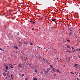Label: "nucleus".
<instances>
[{
  "label": "nucleus",
  "mask_w": 80,
  "mask_h": 80,
  "mask_svg": "<svg viewBox=\"0 0 80 80\" xmlns=\"http://www.w3.org/2000/svg\"><path fill=\"white\" fill-rule=\"evenodd\" d=\"M50 70V68H48L47 69L46 71L44 69L43 71L45 73V74H46V75H49L48 74V72H49V70Z\"/></svg>",
  "instance_id": "1"
},
{
  "label": "nucleus",
  "mask_w": 80,
  "mask_h": 80,
  "mask_svg": "<svg viewBox=\"0 0 80 80\" xmlns=\"http://www.w3.org/2000/svg\"><path fill=\"white\" fill-rule=\"evenodd\" d=\"M74 66H75V67H76V68H79V67H80V65H78V64H75Z\"/></svg>",
  "instance_id": "2"
},
{
  "label": "nucleus",
  "mask_w": 80,
  "mask_h": 80,
  "mask_svg": "<svg viewBox=\"0 0 80 80\" xmlns=\"http://www.w3.org/2000/svg\"><path fill=\"white\" fill-rule=\"evenodd\" d=\"M3 15H5V17H7V15H8V12H7L5 13H4Z\"/></svg>",
  "instance_id": "3"
},
{
  "label": "nucleus",
  "mask_w": 80,
  "mask_h": 80,
  "mask_svg": "<svg viewBox=\"0 0 80 80\" xmlns=\"http://www.w3.org/2000/svg\"><path fill=\"white\" fill-rule=\"evenodd\" d=\"M52 70L53 71H54V72H55V71L56 70V69H55V68H52Z\"/></svg>",
  "instance_id": "4"
},
{
  "label": "nucleus",
  "mask_w": 80,
  "mask_h": 80,
  "mask_svg": "<svg viewBox=\"0 0 80 80\" xmlns=\"http://www.w3.org/2000/svg\"><path fill=\"white\" fill-rule=\"evenodd\" d=\"M71 48H72V49H73V50L74 51V52H76V50H75V48H73V47H72Z\"/></svg>",
  "instance_id": "5"
},
{
  "label": "nucleus",
  "mask_w": 80,
  "mask_h": 80,
  "mask_svg": "<svg viewBox=\"0 0 80 80\" xmlns=\"http://www.w3.org/2000/svg\"><path fill=\"white\" fill-rule=\"evenodd\" d=\"M56 70H56V72H57L58 73H61L60 72V71H59V70L58 69H56Z\"/></svg>",
  "instance_id": "6"
},
{
  "label": "nucleus",
  "mask_w": 80,
  "mask_h": 80,
  "mask_svg": "<svg viewBox=\"0 0 80 80\" xmlns=\"http://www.w3.org/2000/svg\"><path fill=\"white\" fill-rule=\"evenodd\" d=\"M30 22H31V23H35V22H34L33 21L31 20L30 21Z\"/></svg>",
  "instance_id": "7"
},
{
  "label": "nucleus",
  "mask_w": 80,
  "mask_h": 80,
  "mask_svg": "<svg viewBox=\"0 0 80 80\" xmlns=\"http://www.w3.org/2000/svg\"><path fill=\"white\" fill-rule=\"evenodd\" d=\"M58 23H59L60 24V25H62V22H58Z\"/></svg>",
  "instance_id": "8"
},
{
  "label": "nucleus",
  "mask_w": 80,
  "mask_h": 80,
  "mask_svg": "<svg viewBox=\"0 0 80 80\" xmlns=\"http://www.w3.org/2000/svg\"><path fill=\"white\" fill-rule=\"evenodd\" d=\"M3 75H4V76H6V74H7V73L5 72H3Z\"/></svg>",
  "instance_id": "9"
},
{
  "label": "nucleus",
  "mask_w": 80,
  "mask_h": 80,
  "mask_svg": "<svg viewBox=\"0 0 80 80\" xmlns=\"http://www.w3.org/2000/svg\"><path fill=\"white\" fill-rule=\"evenodd\" d=\"M34 72H36V73H37V72H38V71L37 70H34Z\"/></svg>",
  "instance_id": "10"
},
{
  "label": "nucleus",
  "mask_w": 80,
  "mask_h": 80,
  "mask_svg": "<svg viewBox=\"0 0 80 80\" xmlns=\"http://www.w3.org/2000/svg\"><path fill=\"white\" fill-rule=\"evenodd\" d=\"M14 47L15 48H16V49H18V47L16 46H14Z\"/></svg>",
  "instance_id": "11"
},
{
  "label": "nucleus",
  "mask_w": 80,
  "mask_h": 80,
  "mask_svg": "<svg viewBox=\"0 0 80 80\" xmlns=\"http://www.w3.org/2000/svg\"><path fill=\"white\" fill-rule=\"evenodd\" d=\"M5 68L6 70H7V69H8V67L7 66L6 68Z\"/></svg>",
  "instance_id": "12"
},
{
  "label": "nucleus",
  "mask_w": 80,
  "mask_h": 80,
  "mask_svg": "<svg viewBox=\"0 0 80 80\" xmlns=\"http://www.w3.org/2000/svg\"><path fill=\"white\" fill-rule=\"evenodd\" d=\"M51 20H52V22H55V19H51Z\"/></svg>",
  "instance_id": "13"
},
{
  "label": "nucleus",
  "mask_w": 80,
  "mask_h": 80,
  "mask_svg": "<svg viewBox=\"0 0 80 80\" xmlns=\"http://www.w3.org/2000/svg\"><path fill=\"white\" fill-rule=\"evenodd\" d=\"M67 47L68 48H70V46H68V45L67 46Z\"/></svg>",
  "instance_id": "14"
},
{
  "label": "nucleus",
  "mask_w": 80,
  "mask_h": 80,
  "mask_svg": "<svg viewBox=\"0 0 80 80\" xmlns=\"http://www.w3.org/2000/svg\"><path fill=\"white\" fill-rule=\"evenodd\" d=\"M70 73H71L72 74V75H74V73L72 72H70Z\"/></svg>",
  "instance_id": "15"
},
{
  "label": "nucleus",
  "mask_w": 80,
  "mask_h": 80,
  "mask_svg": "<svg viewBox=\"0 0 80 80\" xmlns=\"http://www.w3.org/2000/svg\"><path fill=\"white\" fill-rule=\"evenodd\" d=\"M69 35H70L71 36H72V33L71 32L69 33Z\"/></svg>",
  "instance_id": "16"
},
{
  "label": "nucleus",
  "mask_w": 80,
  "mask_h": 80,
  "mask_svg": "<svg viewBox=\"0 0 80 80\" xmlns=\"http://www.w3.org/2000/svg\"><path fill=\"white\" fill-rule=\"evenodd\" d=\"M20 64H19V66H19V67H20L21 68H22V66H20Z\"/></svg>",
  "instance_id": "17"
},
{
  "label": "nucleus",
  "mask_w": 80,
  "mask_h": 80,
  "mask_svg": "<svg viewBox=\"0 0 80 80\" xmlns=\"http://www.w3.org/2000/svg\"><path fill=\"white\" fill-rule=\"evenodd\" d=\"M33 80H37V78H33Z\"/></svg>",
  "instance_id": "18"
},
{
  "label": "nucleus",
  "mask_w": 80,
  "mask_h": 80,
  "mask_svg": "<svg viewBox=\"0 0 80 80\" xmlns=\"http://www.w3.org/2000/svg\"><path fill=\"white\" fill-rule=\"evenodd\" d=\"M21 53H24V52H23V51H21Z\"/></svg>",
  "instance_id": "19"
},
{
  "label": "nucleus",
  "mask_w": 80,
  "mask_h": 80,
  "mask_svg": "<svg viewBox=\"0 0 80 80\" xmlns=\"http://www.w3.org/2000/svg\"><path fill=\"white\" fill-rule=\"evenodd\" d=\"M10 68H13V66L12 65H11L10 66Z\"/></svg>",
  "instance_id": "20"
},
{
  "label": "nucleus",
  "mask_w": 80,
  "mask_h": 80,
  "mask_svg": "<svg viewBox=\"0 0 80 80\" xmlns=\"http://www.w3.org/2000/svg\"><path fill=\"white\" fill-rule=\"evenodd\" d=\"M67 42H70V40H67Z\"/></svg>",
  "instance_id": "21"
},
{
  "label": "nucleus",
  "mask_w": 80,
  "mask_h": 80,
  "mask_svg": "<svg viewBox=\"0 0 80 80\" xmlns=\"http://www.w3.org/2000/svg\"><path fill=\"white\" fill-rule=\"evenodd\" d=\"M77 50H79V51H80V48H79L78 49H77Z\"/></svg>",
  "instance_id": "22"
},
{
  "label": "nucleus",
  "mask_w": 80,
  "mask_h": 80,
  "mask_svg": "<svg viewBox=\"0 0 80 80\" xmlns=\"http://www.w3.org/2000/svg\"><path fill=\"white\" fill-rule=\"evenodd\" d=\"M30 45H33V43L32 42H30Z\"/></svg>",
  "instance_id": "23"
},
{
  "label": "nucleus",
  "mask_w": 80,
  "mask_h": 80,
  "mask_svg": "<svg viewBox=\"0 0 80 80\" xmlns=\"http://www.w3.org/2000/svg\"><path fill=\"white\" fill-rule=\"evenodd\" d=\"M54 50H55V51H56V52H57V50L56 49H54Z\"/></svg>",
  "instance_id": "24"
},
{
  "label": "nucleus",
  "mask_w": 80,
  "mask_h": 80,
  "mask_svg": "<svg viewBox=\"0 0 80 80\" xmlns=\"http://www.w3.org/2000/svg\"><path fill=\"white\" fill-rule=\"evenodd\" d=\"M11 77H12V78L13 77V75L11 74Z\"/></svg>",
  "instance_id": "25"
},
{
  "label": "nucleus",
  "mask_w": 80,
  "mask_h": 80,
  "mask_svg": "<svg viewBox=\"0 0 80 80\" xmlns=\"http://www.w3.org/2000/svg\"><path fill=\"white\" fill-rule=\"evenodd\" d=\"M41 73H42V74H43V72L42 71L41 72Z\"/></svg>",
  "instance_id": "26"
},
{
  "label": "nucleus",
  "mask_w": 80,
  "mask_h": 80,
  "mask_svg": "<svg viewBox=\"0 0 80 80\" xmlns=\"http://www.w3.org/2000/svg\"><path fill=\"white\" fill-rule=\"evenodd\" d=\"M23 76H24V74H22V77H23Z\"/></svg>",
  "instance_id": "27"
},
{
  "label": "nucleus",
  "mask_w": 80,
  "mask_h": 80,
  "mask_svg": "<svg viewBox=\"0 0 80 80\" xmlns=\"http://www.w3.org/2000/svg\"><path fill=\"white\" fill-rule=\"evenodd\" d=\"M43 60L45 61V60H46V59H44V58H43Z\"/></svg>",
  "instance_id": "28"
},
{
  "label": "nucleus",
  "mask_w": 80,
  "mask_h": 80,
  "mask_svg": "<svg viewBox=\"0 0 80 80\" xmlns=\"http://www.w3.org/2000/svg\"><path fill=\"white\" fill-rule=\"evenodd\" d=\"M25 80H28V78H26L25 79Z\"/></svg>",
  "instance_id": "29"
},
{
  "label": "nucleus",
  "mask_w": 80,
  "mask_h": 80,
  "mask_svg": "<svg viewBox=\"0 0 80 80\" xmlns=\"http://www.w3.org/2000/svg\"><path fill=\"white\" fill-rule=\"evenodd\" d=\"M31 30H34V29L33 28H32L31 29Z\"/></svg>",
  "instance_id": "30"
},
{
  "label": "nucleus",
  "mask_w": 80,
  "mask_h": 80,
  "mask_svg": "<svg viewBox=\"0 0 80 80\" xmlns=\"http://www.w3.org/2000/svg\"><path fill=\"white\" fill-rule=\"evenodd\" d=\"M68 52H70V50H68Z\"/></svg>",
  "instance_id": "31"
},
{
  "label": "nucleus",
  "mask_w": 80,
  "mask_h": 80,
  "mask_svg": "<svg viewBox=\"0 0 80 80\" xmlns=\"http://www.w3.org/2000/svg\"><path fill=\"white\" fill-rule=\"evenodd\" d=\"M18 42L19 43H21V44L22 43V42H20V41H18Z\"/></svg>",
  "instance_id": "32"
},
{
  "label": "nucleus",
  "mask_w": 80,
  "mask_h": 80,
  "mask_svg": "<svg viewBox=\"0 0 80 80\" xmlns=\"http://www.w3.org/2000/svg\"><path fill=\"white\" fill-rule=\"evenodd\" d=\"M7 70H6L5 71V72H7Z\"/></svg>",
  "instance_id": "33"
},
{
  "label": "nucleus",
  "mask_w": 80,
  "mask_h": 80,
  "mask_svg": "<svg viewBox=\"0 0 80 80\" xmlns=\"http://www.w3.org/2000/svg\"><path fill=\"white\" fill-rule=\"evenodd\" d=\"M65 52H66V53H67V52H68V51H65Z\"/></svg>",
  "instance_id": "34"
},
{
  "label": "nucleus",
  "mask_w": 80,
  "mask_h": 80,
  "mask_svg": "<svg viewBox=\"0 0 80 80\" xmlns=\"http://www.w3.org/2000/svg\"><path fill=\"white\" fill-rule=\"evenodd\" d=\"M21 58H23V57H21Z\"/></svg>",
  "instance_id": "35"
},
{
  "label": "nucleus",
  "mask_w": 80,
  "mask_h": 80,
  "mask_svg": "<svg viewBox=\"0 0 80 80\" xmlns=\"http://www.w3.org/2000/svg\"><path fill=\"white\" fill-rule=\"evenodd\" d=\"M79 76L80 77V73H79Z\"/></svg>",
  "instance_id": "36"
},
{
  "label": "nucleus",
  "mask_w": 80,
  "mask_h": 80,
  "mask_svg": "<svg viewBox=\"0 0 80 80\" xmlns=\"http://www.w3.org/2000/svg\"><path fill=\"white\" fill-rule=\"evenodd\" d=\"M19 34H20V33H19V32H18V35H19Z\"/></svg>",
  "instance_id": "37"
},
{
  "label": "nucleus",
  "mask_w": 80,
  "mask_h": 80,
  "mask_svg": "<svg viewBox=\"0 0 80 80\" xmlns=\"http://www.w3.org/2000/svg\"><path fill=\"white\" fill-rule=\"evenodd\" d=\"M7 18V19H8V18H9V19H10V18Z\"/></svg>",
  "instance_id": "38"
},
{
  "label": "nucleus",
  "mask_w": 80,
  "mask_h": 80,
  "mask_svg": "<svg viewBox=\"0 0 80 80\" xmlns=\"http://www.w3.org/2000/svg\"><path fill=\"white\" fill-rule=\"evenodd\" d=\"M46 62L47 63V62H48V61H46Z\"/></svg>",
  "instance_id": "39"
},
{
  "label": "nucleus",
  "mask_w": 80,
  "mask_h": 80,
  "mask_svg": "<svg viewBox=\"0 0 80 80\" xmlns=\"http://www.w3.org/2000/svg\"><path fill=\"white\" fill-rule=\"evenodd\" d=\"M77 80H79V78H77Z\"/></svg>",
  "instance_id": "40"
},
{
  "label": "nucleus",
  "mask_w": 80,
  "mask_h": 80,
  "mask_svg": "<svg viewBox=\"0 0 80 80\" xmlns=\"http://www.w3.org/2000/svg\"><path fill=\"white\" fill-rule=\"evenodd\" d=\"M51 67V68H53V67Z\"/></svg>",
  "instance_id": "41"
},
{
  "label": "nucleus",
  "mask_w": 80,
  "mask_h": 80,
  "mask_svg": "<svg viewBox=\"0 0 80 80\" xmlns=\"http://www.w3.org/2000/svg\"><path fill=\"white\" fill-rule=\"evenodd\" d=\"M54 75L55 76H56V75L55 74H54Z\"/></svg>",
  "instance_id": "42"
},
{
  "label": "nucleus",
  "mask_w": 80,
  "mask_h": 80,
  "mask_svg": "<svg viewBox=\"0 0 80 80\" xmlns=\"http://www.w3.org/2000/svg\"><path fill=\"white\" fill-rule=\"evenodd\" d=\"M12 78V79H13V77Z\"/></svg>",
  "instance_id": "43"
},
{
  "label": "nucleus",
  "mask_w": 80,
  "mask_h": 80,
  "mask_svg": "<svg viewBox=\"0 0 80 80\" xmlns=\"http://www.w3.org/2000/svg\"><path fill=\"white\" fill-rule=\"evenodd\" d=\"M8 15H9L7 14V16H8Z\"/></svg>",
  "instance_id": "44"
},
{
  "label": "nucleus",
  "mask_w": 80,
  "mask_h": 80,
  "mask_svg": "<svg viewBox=\"0 0 80 80\" xmlns=\"http://www.w3.org/2000/svg\"><path fill=\"white\" fill-rule=\"evenodd\" d=\"M72 56H71V58H72Z\"/></svg>",
  "instance_id": "45"
},
{
  "label": "nucleus",
  "mask_w": 80,
  "mask_h": 80,
  "mask_svg": "<svg viewBox=\"0 0 80 80\" xmlns=\"http://www.w3.org/2000/svg\"><path fill=\"white\" fill-rule=\"evenodd\" d=\"M63 66H64V67H65V66L64 65Z\"/></svg>",
  "instance_id": "46"
},
{
  "label": "nucleus",
  "mask_w": 80,
  "mask_h": 80,
  "mask_svg": "<svg viewBox=\"0 0 80 80\" xmlns=\"http://www.w3.org/2000/svg\"><path fill=\"white\" fill-rule=\"evenodd\" d=\"M65 5H67V3H65Z\"/></svg>",
  "instance_id": "47"
},
{
  "label": "nucleus",
  "mask_w": 80,
  "mask_h": 80,
  "mask_svg": "<svg viewBox=\"0 0 80 80\" xmlns=\"http://www.w3.org/2000/svg\"><path fill=\"white\" fill-rule=\"evenodd\" d=\"M1 51H2V50H3V49H1Z\"/></svg>",
  "instance_id": "48"
},
{
  "label": "nucleus",
  "mask_w": 80,
  "mask_h": 80,
  "mask_svg": "<svg viewBox=\"0 0 80 80\" xmlns=\"http://www.w3.org/2000/svg\"><path fill=\"white\" fill-rule=\"evenodd\" d=\"M76 73H77V72H75V74H76Z\"/></svg>",
  "instance_id": "49"
},
{
  "label": "nucleus",
  "mask_w": 80,
  "mask_h": 80,
  "mask_svg": "<svg viewBox=\"0 0 80 80\" xmlns=\"http://www.w3.org/2000/svg\"><path fill=\"white\" fill-rule=\"evenodd\" d=\"M0 50H2V49L0 48Z\"/></svg>",
  "instance_id": "50"
},
{
  "label": "nucleus",
  "mask_w": 80,
  "mask_h": 80,
  "mask_svg": "<svg viewBox=\"0 0 80 80\" xmlns=\"http://www.w3.org/2000/svg\"><path fill=\"white\" fill-rule=\"evenodd\" d=\"M65 10H66V11H67V10H66V9H65Z\"/></svg>",
  "instance_id": "51"
},
{
  "label": "nucleus",
  "mask_w": 80,
  "mask_h": 80,
  "mask_svg": "<svg viewBox=\"0 0 80 80\" xmlns=\"http://www.w3.org/2000/svg\"><path fill=\"white\" fill-rule=\"evenodd\" d=\"M39 29H41V28H39Z\"/></svg>",
  "instance_id": "52"
},
{
  "label": "nucleus",
  "mask_w": 80,
  "mask_h": 80,
  "mask_svg": "<svg viewBox=\"0 0 80 80\" xmlns=\"http://www.w3.org/2000/svg\"><path fill=\"white\" fill-rule=\"evenodd\" d=\"M26 43L25 42H24V44H25Z\"/></svg>",
  "instance_id": "53"
},
{
  "label": "nucleus",
  "mask_w": 80,
  "mask_h": 80,
  "mask_svg": "<svg viewBox=\"0 0 80 80\" xmlns=\"http://www.w3.org/2000/svg\"><path fill=\"white\" fill-rule=\"evenodd\" d=\"M76 38H77V37H76Z\"/></svg>",
  "instance_id": "54"
},
{
  "label": "nucleus",
  "mask_w": 80,
  "mask_h": 80,
  "mask_svg": "<svg viewBox=\"0 0 80 80\" xmlns=\"http://www.w3.org/2000/svg\"><path fill=\"white\" fill-rule=\"evenodd\" d=\"M79 58H80V56L79 57Z\"/></svg>",
  "instance_id": "55"
},
{
  "label": "nucleus",
  "mask_w": 80,
  "mask_h": 80,
  "mask_svg": "<svg viewBox=\"0 0 80 80\" xmlns=\"http://www.w3.org/2000/svg\"><path fill=\"white\" fill-rule=\"evenodd\" d=\"M9 65H10V64H9Z\"/></svg>",
  "instance_id": "56"
},
{
  "label": "nucleus",
  "mask_w": 80,
  "mask_h": 80,
  "mask_svg": "<svg viewBox=\"0 0 80 80\" xmlns=\"http://www.w3.org/2000/svg\"><path fill=\"white\" fill-rule=\"evenodd\" d=\"M3 52H4V51H3Z\"/></svg>",
  "instance_id": "57"
},
{
  "label": "nucleus",
  "mask_w": 80,
  "mask_h": 80,
  "mask_svg": "<svg viewBox=\"0 0 80 80\" xmlns=\"http://www.w3.org/2000/svg\"><path fill=\"white\" fill-rule=\"evenodd\" d=\"M24 55H25V54H23Z\"/></svg>",
  "instance_id": "58"
}]
</instances>
